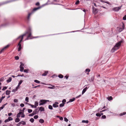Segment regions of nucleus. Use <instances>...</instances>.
Returning <instances> with one entry per match:
<instances>
[{
	"label": "nucleus",
	"mask_w": 126,
	"mask_h": 126,
	"mask_svg": "<svg viewBox=\"0 0 126 126\" xmlns=\"http://www.w3.org/2000/svg\"><path fill=\"white\" fill-rule=\"evenodd\" d=\"M26 35H27V37L25 39V40L31 39L34 38L32 36L31 31L30 28H29L28 30L26 32L24 33L19 36L16 39L17 41L19 40V42L17 46L18 51H20L21 50L22 48L21 43L22 42L23 37Z\"/></svg>",
	"instance_id": "nucleus-1"
},
{
	"label": "nucleus",
	"mask_w": 126,
	"mask_h": 126,
	"mask_svg": "<svg viewBox=\"0 0 126 126\" xmlns=\"http://www.w3.org/2000/svg\"><path fill=\"white\" fill-rule=\"evenodd\" d=\"M122 42L123 41L122 40H121L118 42V43H117L112 49V50H116L118 49L120 47L121 44Z\"/></svg>",
	"instance_id": "nucleus-2"
},
{
	"label": "nucleus",
	"mask_w": 126,
	"mask_h": 126,
	"mask_svg": "<svg viewBox=\"0 0 126 126\" xmlns=\"http://www.w3.org/2000/svg\"><path fill=\"white\" fill-rule=\"evenodd\" d=\"M48 100H40L39 102V105L41 106L44 105L46 103L47 101H48Z\"/></svg>",
	"instance_id": "nucleus-3"
},
{
	"label": "nucleus",
	"mask_w": 126,
	"mask_h": 126,
	"mask_svg": "<svg viewBox=\"0 0 126 126\" xmlns=\"http://www.w3.org/2000/svg\"><path fill=\"white\" fill-rule=\"evenodd\" d=\"M122 6L117 7H115L113 8L112 10L115 11H118L121 9Z\"/></svg>",
	"instance_id": "nucleus-4"
},
{
	"label": "nucleus",
	"mask_w": 126,
	"mask_h": 126,
	"mask_svg": "<svg viewBox=\"0 0 126 126\" xmlns=\"http://www.w3.org/2000/svg\"><path fill=\"white\" fill-rule=\"evenodd\" d=\"M20 64H21L20 66V70L21 72H22L24 69V67H23L24 65L21 62H20Z\"/></svg>",
	"instance_id": "nucleus-5"
},
{
	"label": "nucleus",
	"mask_w": 126,
	"mask_h": 126,
	"mask_svg": "<svg viewBox=\"0 0 126 126\" xmlns=\"http://www.w3.org/2000/svg\"><path fill=\"white\" fill-rule=\"evenodd\" d=\"M122 27H120L119 29V31L120 32L122 31L125 28V26L124 23H122Z\"/></svg>",
	"instance_id": "nucleus-6"
},
{
	"label": "nucleus",
	"mask_w": 126,
	"mask_h": 126,
	"mask_svg": "<svg viewBox=\"0 0 126 126\" xmlns=\"http://www.w3.org/2000/svg\"><path fill=\"white\" fill-rule=\"evenodd\" d=\"M9 46V45H8L6 46L5 47H4L0 51V54H1L2 52V51L4 50L6 48H7Z\"/></svg>",
	"instance_id": "nucleus-7"
},
{
	"label": "nucleus",
	"mask_w": 126,
	"mask_h": 126,
	"mask_svg": "<svg viewBox=\"0 0 126 126\" xmlns=\"http://www.w3.org/2000/svg\"><path fill=\"white\" fill-rule=\"evenodd\" d=\"M93 13L94 14H96L98 12L97 9L95 8L93 6Z\"/></svg>",
	"instance_id": "nucleus-8"
},
{
	"label": "nucleus",
	"mask_w": 126,
	"mask_h": 126,
	"mask_svg": "<svg viewBox=\"0 0 126 126\" xmlns=\"http://www.w3.org/2000/svg\"><path fill=\"white\" fill-rule=\"evenodd\" d=\"M59 103L57 102H55V103L53 104V106L54 107L56 108L58 107V105H57V104H58Z\"/></svg>",
	"instance_id": "nucleus-9"
},
{
	"label": "nucleus",
	"mask_w": 126,
	"mask_h": 126,
	"mask_svg": "<svg viewBox=\"0 0 126 126\" xmlns=\"http://www.w3.org/2000/svg\"><path fill=\"white\" fill-rule=\"evenodd\" d=\"M88 88V87L87 88V87H86L83 89L82 92V94H83L85 93Z\"/></svg>",
	"instance_id": "nucleus-10"
},
{
	"label": "nucleus",
	"mask_w": 126,
	"mask_h": 126,
	"mask_svg": "<svg viewBox=\"0 0 126 126\" xmlns=\"http://www.w3.org/2000/svg\"><path fill=\"white\" fill-rule=\"evenodd\" d=\"M51 85L52 86V87L49 86L48 87V88L50 89H54L55 88V86L54 85Z\"/></svg>",
	"instance_id": "nucleus-11"
},
{
	"label": "nucleus",
	"mask_w": 126,
	"mask_h": 126,
	"mask_svg": "<svg viewBox=\"0 0 126 126\" xmlns=\"http://www.w3.org/2000/svg\"><path fill=\"white\" fill-rule=\"evenodd\" d=\"M75 98H73L72 99H70L69 101H68L67 102V103L69 102H73V101H74L75 100Z\"/></svg>",
	"instance_id": "nucleus-12"
},
{
	"label": "nucleus",
	"mask_w": 126,
	"mask_h": 126,
	"mask_svg": "<svg viewBox=\"0 0 126 126\" xmlns=\"http://www.w3.org/2000/svg\"><path fill=\"white\" fill-rule=\"evenodd\" d=\"M39 110L41 111H44L45 110L44 108L42 107H41L40 108Z\"/></svg>",
	"instance_id": "nucleus-13"
},
{
	"label": "nucleus",
	"mask_w": 126,
	"mask_h": 126,
	"mask_svg": "<svg viewBox=\"0 0 126 126\" xmlns=\"http://www.w3.org/2000/svg\"><path fill=\"white\" fill-rule=\"evenodd\" d=\"M7 104V103H6L5 104H4L0 108V111Z\"/></svg>",
	"instance_id": "nucleus-14"
},
{
	"label": "nucleus",
	"mask_w": 126,
	"mask_h": 126,
	"mask_svg": "<svg viewBox=\"0 0 126 126\" xmlns=\"http://www.w3.org/2000/svg\"><path fill=\"white\" fill-rule=\"evenodd\" d=\"M12 78L11 77H10L9 79L7 80V82L8 83L10 82H11L12 80Z\"/></svg>",
	"instance_id": "nucleus-15"
},
{
	"label": "nucleus",
	"mask_w": 126,
	"mask_h": 126,
	"mask_svg": "<svg viewBox=\"0 0 126 126\" xmlns=\"http://www.w3.org/2000/svg\"><path fill=\"white\" fill-rule=\"evenodd\" d=\"M32 13H32H30L28 14V16L27 17V19L28 20H29V19L30 17V16Z\"/></svg>",
	"instance_id": "nucleus-16"
},
{
	"label": "nucleus",
	"mask_w": 126,
	"mask_h": 126,
	"mask_svg": "<svg viewBox=\"0 0 126 126\" xmlns=\"http://www.w3.org/2000/svg\"><path fill=\"white\" fill-rule=\"evenodd\" d=\"M11 92V91H10L7 90L6 92V94L7 95H8Z\"/></svg>",
	"instance_id": "nucleus-17"
},
{
	"label": "nucleus",
	"mask_w": 126,
	"mask_h": 126,
	"mask_svg": "<svg viewBox=\"0 0 126 126\" xmlns=\"http://www.w3.org/2000/svg\"><path fill=\"white\" fill-rule=\"evenodd\" d=\"M40 7H37V8H35L33 9V11H35L37 10L40 9Z\"/></svg>",
	"instance_id": "nucleus-18"
},
{
	"label": "nucleus",
	"mask_w": 126,
	"mask_h": 126,
	"mask_svg": "<svg viewBox=\"0 0 126 126\" xmlns=\"http://www.w3.org/2000/svg\"><path fill=\"white\" fill-rule=\"evenodd\" d=\"M48 72V71H45V73H43L42 74V76H46V75H47V73Z\"/></svg>",
	"instance_id": "nucleus-19"
},
{
	"label": "nucleus",
	"mask_w": 126,
	"mask_h": 126,
	"mask_svg": "<svg viewBox=\"0 0 126 126\" xmlns=\"http://www.w3.org/2000/svg\"><path fill=\"white\" fill-rule=\"evenodd\" d=\"M39 122L40 123H42L44 122V120L42 119H40L39 120Z\"/></svg>",
	"instance_id": "nucleus-20"
},
{
	"label": "nucleus",
	"mask_w": 126,
	"mask_h": 126,
	"mask_svg": "<svg viewBox=\"0 0 126 126\" xmlns=\"http://www.w3.org/2000/svg\"><path fill=\"white\" fill-rule=\"evenodd\" d=\"M126 114V112H123L121 113L119 115L120 116H122L123 115H125Z\"/></svg>",
	"instance_id": "nucleus-21"
},
{
	"label": "nucleus",
	"mask_w": 126,
	"mask_h": 126,
	"mask_svg": "<svg viewBox=\"0 0 126 126\" xmlns=\"http://www.w3.org/2000/svg\"><path fill=\"white\" fill-rule=\"evenodd\" d=\"M82 122L83 123H86L88 124L89 123V121L88 120L85 121L83 120L82 121Z\"/></svg>",
	"instance_id": "nucleus-22"
},
{
	"label": "nucleus",
	"mask_w": 126,
	"mask_h": 126,
	"mask_svg": "<svg viewBox=\"0 0 126 126\" xmlns=\"http://www.w3.org/2000/svg\"><path fill=\"white\" fill-rule=\"evenodd\" d=\"M20 123L21 124H22L24 125H25L26 124V123L25 122L23 121L20 122Z\"/></svg>",
	"instance_id": "nucleus-23"
},
{
	"label": "nucleus",
	"mask_w": 126,
	"mask_h": 126,
	"mask_svg": "<svg viewBox=\"0 0 126 126\" xmlns=\"http://www.w3.org/2000/svg\"><path fill=\"white\" fill-rule=\"evenodd\" d=\"M34 105L35 106H36V108L37 106H38V103L37 101H36L35 102Z\"/></svg>",
	"instance_id": "nucleus-24"
},
{
	"label": "nucleus",
	"mask_w": 126,
	"mask_h": 126,
	"mask_svg": "<svg viewBox=\"0 0 126 126\" xmlns=\"http://www.w3.org/2000/svg\"><path fill=\"white\" fill-rule=\"evenodd\" d=\"M5 96H2L1 97V98L0 99V103L2 102V100L5 98Z\"/></svg>",
	"instance_id": "nucleus-25"
},
{
	"label": "nucleus",
	"mask_w": 126,
	"mask_h": 126,
	"mask_svg": "<svg viewBox=\"0 0 126 126\" xmlns=\"http://www.w3.org/2000/svg\"><path fill=\"white\" fill-rule=\"evenodd\" d=\"M107 99L108 100H110L112 99V96H110V97H108Z\"/></svg>",
	"instance_id": "nucleus-26"
},
{
	"label": "nucleus",
	"mask_w": 126,
	"mask_h": 126,
	"mask_svg": "<svg viewBox=\"0 0 126 126\" xmlns=\"http://www.w3.org/2000/svg\"><path fill=\"white\" fill-rule=\"evenodd\" d=\"M34 121V119L33 118H31L30 120V121L32 123H33Z\"/></svg>",
	"instance_id": "nucleus-27"
},
{
	"label": "nucleus",
	"mask_w": 126,
	"mask_h": 126,
	"mask_svg": "<svg viewBox=\"0 0 126 126\" xmlns=\"http://www.w3.org/2000/svg\"><path fill=\"white\" fill-rule=\"evenodd\" d=\"M58 77L60 78H62L63 77V75H62L61 74H60V75H59Z\"/></svg>",
	"instance_id": "nucleus-28"
},
{
	"label": "nucleus",
	"mask_w": 126,
	"mask_h": 126,
	"mask_svg": "<svg viewBox=\"0 0 126 126\" xmlns=\"http://www.w3.org/2000/svg\"><path fill=\"white\" fill-rule=\"evenodd\" d=\"M29 105L31 106L32 108H36V106H35V105H32L31 104H29Z\"/></svg>",
	"instance_id": "nucleus-29"
},
{
	"label": "nucleus",
	"mask_w": 126,
	"mask_h": 126,
	"mask_svg": "<svg viewBox=\"0 0 126 126\" xmlns=\"http://www.w3.org/2000/svg\"><path fill=\"white\" fill-rule=\"evenodd\" d=\"M34 81L36 83H40V82L39 81L37 80H34Z\"/></svg>",
	"instance_id": "nucleus-30"
},
{
	"label": "nucleus",
	"mask_w": 126,
	"mask_h": 126,
	"mask_svg": "<svg viewBox=\"0 0 126 126\" xmlns=\"http://www.w3.org/2000/svg\"><path fill=\"white\" fill-rule=\"evenodd\" d=\"M48 108L50 110H52L53 108L52 106L51 105H49L48 106Z\"/></svg>",
	"instance_id": "nucleus-31"
},
{
	"label": "nucleus",
	"mask_w": 126,
	"mask_h": 126,
	"mask_svg": "<svg viewBox=\"0 0 126 126\" xmlns=\"http://www.w3.org/2000/svg\"><path fill=\"white\" fill-rule=\"evenodd\" d=\"M96 115L97 116H98V117H100L101 116V114L99 113H96Z\"/></svg>",
	"instance_id": "nucleus-32"
},
{
	"label": "nucleus",
	"mask_w": 126,
	"mask_h": 126,
	"mask_svg": "<svg viewBox=\"0 0 126 126\" xmlns=\"http://www.w3.org/2000/svg\"><path fill=\"white\" fill-rule=\"evenodd\" d=\"M28 110L29 113H30L32 111V110L31 109H28Z\"/></svg>",
	"instance_id": "nucleus-33"
},
{
	"label": "nucleus",
	"mask_w": 126,
	"mask_h": 126,
	"mask_svg": "<svg viewBox=\"0 0 126 126\" xmlns=\"http://www.w3.org/2000/svg\"><path fill=\"white\" fill-rule=\"evenodd\" d=\"M29 98L28 97H26L25 98V101H26L27 102H29Z\"/></svg>",
	"instance_id": "nucleus-34"
},
{
	"label": "nucleus",
	"mask_w": 126,
	"mask_h": 126,
	"mask_svg": "<svg viewBox=\"0 0 126 126\" xmlns=\"http://www.w3.org/2000/svg\"><path fill=\"white\" fill-rule=\"evenodd\" d=\"M7 88V87L6 86H5L2 89V90L3 91H4Z\"/></svg>",
	"instance_id": "nucleus-35"
},
{
	"label": "nucleus",
	"mask_w": 126,
	"mask_h": 126,
	"mask_svg": "<svg viewBox=\"0 0 126 126\" xmlns=\"http://www.w3.org/2000/svg\"><path fill=\"white\" fill-rule=\"evenodd\" d=\"M64 104L63 103H61V104L60 105V107H63V106L64 105Z\"/></svg>",
	"instance_id": "nucleus-36"
},
{
	"label": "nucleus",
	"mask_w": 126,
	"mask_h": 126,
	"mask_svg": "<svg viewBox=\"0 0 126 126\" xmlns=\"http://www.w3.org/2000/svg\"><path fill=\"white\" fill-rule=\"evenodd\" d=\"M62 103H64V104H65V103L66 102V100L65 99H63V100L62 101Z\"/></svg>",
	"instance_id": "nucleus-37"
},
{
	"label": "nucleus",
	"mask_w": 126,
	"mask_h": 126,
	"mask_svg": "<svg viewBox=\"0 0 126 126\" xmlns=\"http://www.w3.org/2000/svg\"><path fill=\"white\" fill-rule=\"evenodd\" d=\"M100 1L101 2H105L108 4H109V2L108 1L104 2L103 0H101Z\"/></svg>",
	"instance_id": "nucleus-38"
},
{
	"label": "nucleus",
	"mask_w": 126,
	"mask_h": 126,
	"mask_svg": "<svg viewBox=\"0 0 126 126\" xmlns=\"http://www.w3.org/2000/svg\"><path fill=\"white\" fill-rule=\"evenodd\" d=\"M35 112L37 113H38V112H39V110L38 109H36L35 110Z\"/></svg>",
	"instance_id": "nucleus-39"
},
{
	"label": "nucleus",
	"mask_w": 126,
	"mask_h": 126,
	"mask_svg": "<svg viewBox=\"0 0 126 126\" xmlns=\"http://www.w3.org/2000/svg\"><path fill=\"white\" fill-rule=\"evenodd\" d=\"M79 0H78L76 2L75 4L76 5H78L79 4Z\"/></svg>",
	"instance_id": "nucleus-40"
},
{
	"label": "nucleus",
	"mask_w": 126,
	"mask_h": 126,
	"mask_svg": "<svg viewBox=\"0 0 126 126\" xmlns=\"http://www.w3.org/2000/svg\"><path fill=\"white\" fill-rule=\"evenodd\" d=\"M4 78L3 77H2L0 79V81L1 82L3 80Z\"/></svg>",
	"instance_id": "nucleus-41"
},
{
	"label": "nucleus",
	"mask_w": 126,
	"mask_h": 126,
	"mask_svg": "<svg viewBox=\"0 0 126 126\" xmlns=\"http://www.w3.org/2000/svg\"><path fill=\"white\" fill-rule=\"evenodd\" d=\"M90 71V70L89 69H87L85 70V71L86 72H89Z\"/></svg>",
	"instance_id": "nucleus-42"
},
{
	"label": "nucleus",
	"mask_w": 126,
	"mask_h": 126,
	"mask_svg": "<svg viewBox=\"0 0 126 126\" xmlns=\"http://www.w3.org/2000/svg\"><path fill=\"white\" fill-rule=\"evenodd\" d=\"M64 120L66 122H67L68 121V120L66 117L64 118Z\"/></svg>",
	"instance_id": "nucleus-43"
},
{
	"label": "nucleus",
	"mask_w": 126,
	"mask_h": 126,
	"mask_svg": "<svg viewBox=\"0 0 126 126\" xmlns=\"http://www.w3.org/2000/svg\"><path fill=\"white\" fill-rule=\"evenodd\" d=\"M38 118V116L37 115H35L34 117V118L35 119H37Z\"/></svg>",
	"instance_id": "nucleus-44"
},
{
	"label": "nucleus",
	"mask_w": 126,
	"mask_h": 126,
	"mask_svg": "<svg viewBox=\"0 0 126 126\" xmlns=\"http://www.w3.org/2000/svg\"><path fill=\"white\" fill-rule=\"evenodd\" d=\"M20 120V119L18 118H16V122H19Z\"/></svg>",
	"instance_id": "nucleus-45"
},
{
	"label": "nucleus",
	"mask_w": 126,
	"mask_h": 126,
	"mask_svg": "<svg viewBox=\"0 0 126 126\" xmlns=\"http://www.w3.org/2000/svg\"><path fill=\"white\" fill-rule=\"evenodd\" d=\"M28 69H25L24 70V71L25 72L27 73L28 72Z\"/></svg>",
	"instance_id": "nucleus-46"
},
{
	"label": "nucleus",
	"mask_w": 126,
	"mask_h": 126,
	"mask_svg": "<svg viewBox=\"0 0 126 126\" xmlns=\"http://www.w3.org/2000/svg\"><path fill=\"white\" fill-rule=\"evenodd\" d=\"M23 82V81L22 80H20V82H19L18 83V84H19V85H20L21 83H22V82Z\"/></svg>",
	"instance_id": "nucleus-47"
},
{
	"label": "nucleus",
	"mask_w": 126,
	"mask_h": 126,
	"mask_svg": "<svg viewBox=\"0 0 126 126\" xmlns=\"http://www.w3.org/2000/svg\"><path fill=\"white\" fill-rule=\"evenodd\" d=\"M102 118V119H105L106 117V116L105 115H103L102 117H101Z\"/></svg>",
	"instance_id": "nucleus-48"
},
{
	"label": "nucleus",
	"mask_w": 126,
	"mask_h": 126,
	"mask_svg": "<svg viewBox=\"0 0 126 126\" xmlns=\"http://www.w3.org/2000/svg\"><path fill=\"white\" fill-rule=\"evenodd\" d=\"M123 19L124 20H126V15H125L123 17Z\"/></svg>",
	"instance_id": "nucleus-49"
},
{
	"label": "nucleus",
	"mask_w": 126,
	"mask_h": 126,
	"mask_svg": "<svg viewBox=\"0 0 126 126\" xmlns=\"http://www.w3.org/2000/svg\"><path fill=\"white\" fill-rule=\"evenodd\" d=\"M8 119L10 121V120H12L13 119L11 117H9L8 118Z\"/></svg>",
	"instance_id": "nucleus-50"
},
{
	"label": "nucleus",
	"mask_w": 126,
	"mask_h": 126,
	"mask_svg": "<svg viewBox=\"0 0 126 126\" xmlns=\"http://www.w3.org/2000/svg\"><path fill=\"white\" fill-rule=\"evenodd\" d=\"M20 85H19V84H18L17 87H16V91L19 88Z\"/></svg>",
	"instance_id": "nucleus-51"
},
{
	"label": "nucleus",
	"mask_w": 126,
	"mask_h": 126,
	"mask_svg": "<svg viewBox=\"0 0 126 126\" xmlns=\"http://www.w3.org/2000/svg\"><path fill=\"white\" fill-rule=\"evenodd\" d=\"M34 115V114L32 113L29 114V116H33Z\"/></svg>",
	"instance_id": "nucleus-52"
},
{
	"label": "nucleus",
	"mask_w": 126,
	"mask_h": 126,
	"mask_svg": "<svg viewBox=\"0 0 126 126\" xmlns=\"http://www.w3.org/2000/svg\"><path fill=\"white\" fill-rule=\"evenodd\" d=\"M24 104L23 103L21 104L20 105V106L22 107H23L24 106Z\"/></svg>",
	"instance_id": "nucleus-53"
},
{
	"label": "nucleus",
	"mask_w": 126,
	"mask_h": 126,
	"mask_svg": "<svg viewBox=\"0 0 126 126\" xmlns=\"http://www.w3.org/2000/svg\"><path fill=\"white\" fill-rule=\"evenodd\" d=\"M32 113L34 114V115L37 113L35 112V110H34L33 111Z\"/></svg>",
	"instance_id": "nucleus-54"
},
{
	"label": "nucleus",
	"mask_w": 126,
	"mask_h": 126,
	"mask_svg": "<svg viewBox=\"0 0 126 126\" xmlns=\"http://www.w3.org/2000/svg\"><path fill=\"white\" fill-rule=\"evenodd\" d=\"M9 121H10L8 119H6L5 120V122H6Z\"/></svg>",
	"instance_id": "nucleus-55"
},
{
	"label": "nucleus",
	"mask_w": 126,
	"mask_h": 126,
	"mask_svg": "<svg viewBox=\"0 0 126 126\" xmlns=\"http://www.w3.org/2000/svg\"><path fill=\"white\" fill-rule=\"evenodd\" d=\"M22 115H21V117L22 118L24 117H25V115L24 114V113H23V114H22Z\"/></svg>",
	"instance_id": "nucleus-56"
},
{
	"label": "nucleus",
	"mask_w": 126,
	"mask_h": 126,
	"mask_svg": "<svg viewBox=\"0 0 126 126\" xmlns=\"http://www.w3.org/2000/svg\"><path fill=\"white\" fill-rule=\"evenodd\" d=\"M20 115L18 113L17 114V117H20Z\"/></svg>",
	"instance_id": "nucleus-57"
},
{
	"label": "nucleus",
	"mask_w": 126,
	"mask_h": 126,
	"mask_svg": "<svg viewBox=\"0 0 126 126\" xmlns=\"http://www.w3.org/2000/svg\"><path fill=\"white\" fill-rule=\"evenodd\" d=\"M59 118L60 120H63V118L62 117H60Z\"/></svg>",
	"instance_id": "nucleus-58"
},
{
	"label": "nucleus",
	"mask_w": 126,
	"mask_h": 126,
	"mask_svg": "<svg viewBox=\"0 0 126 126\" xmlns=\"http://www.w3.org/2000/svg\"><path fill=\"white\" fill-rule=\"evenodd\" d=\"M40 4L39 3V2H37L36 3V5L38 6Z\"/></svg>",
	"instance_id": "nucleus-59"
},
{
	"label": "nucleus",
	"mask_w": 126,
	"mask_h": 126,
	"mask_svg": "<svg viewBox=\"0 0 126 126\" xmlns=\"http://www.w3.org/2000/svg\"><path fill=\"white\" fill-rule=\"evenodd\" d=\"M64 77L66 78V79H67L68 78V76L66 75L64 76Z\"/></svg>",
	"instance_id": "nucleus-60"
},
{
	"label": "nucleus",
	"mask_w": 126,
	"mask_h": 126,
	"mask_svg": "<svg viewBox=\"0 0 126 126\" xmlns=\"http://www.w3.org/2000/svg\"><path fill=\"white\" fill-rule=\"evenodd\" d=\"M23 113L22 112H20L19 113H18L20 115V114H23Z\"/></svg>",
	"instance_id": "nucleus-61"
},
{
	"label": "nucleus",
	"mask_w": 126,
	"mask_h": 126,
	"mask_svg": "<svg viewBox=\"0 0 126 126\" xmlns=\"http://www.w3.org/2000/svg\"><path fill=\"white\" fill-rule=\"evenodd\" d=\"M11 105H12V106L13 107H14L15 106V104H13V103H12Z\"/></svg>",
	"instance_id": "nucleus-62"
},
{
	"label": "nucleus",
	"mask_w": 126,
	"mask_h": 126,
	"mask_svg": "<svg viewBox=\"0 0 126 126\" xmlns=\"http://www.w3.org/2000/svg\"><path fill=\"white\" fill-rule=\"evenodd\" d=\"M12 114V113H8V115L9 116H10Z\"/></svg>",
	"instance_id": "nucleus-63"
},
{
	"label": "nucleus",
	"mask_w": 126,
	"mask_h": 126,
	"mask_svg": "<svg viewBox=\"0 0 126 126\" xmlns=\"http://www.w3.org/2000/svg\"><path fill=\"white\" fill-rule=\"evenodd\" d=\"M20 124H20V122L19 123H18V124H17V126H20Z\"/></svg>",
	"instance_id": "nucleus-64"
}]
</instances>
